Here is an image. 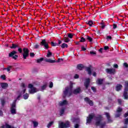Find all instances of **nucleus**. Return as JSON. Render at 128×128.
<instances>
[{"label":"nucleus","instance_id":"nucleus-1","mask_svg":"<svg viewBox=\"0 0 128 128\" xmlns=\"http://www.w3.org/2000/svg\"><path fill=\"white\" fill-rule=\"evenodd\" d=\"M95 118L96 123L95 124L97 126H100V128H103L106 126V122H102V117L101 116H94V114H90L89 116L87 117L86 124H90L92 118Z\"/></svg>","mask_w":128,"mask_h":128},{"label":"nucleus","instance_id":"nucleus-2","mask_svg":"<svg viewBox=\"0 0 128 128\" xmlns=\"http://www.w3.org/2000/svg\"><path fill=\"white\" fill-rule=\"evenodd\" d=\"M21 86L22 88H24L23 91L22 92V94H20L16 98V100H15L13 102L10 104L11 107H10V112L12 114H16V100H20V96H22V95L26 92V84H24L22 83L21 84Z\"/></svg>","mask_w":128,"mask_h":128},{"label":"nucleus","instance_id":"nucleus-3","mask_svg":"<svg viewBox=\"0 0 128 128\" xmlns=\"http://www.w3.org/2000/svg\"><path fill=\"white\" fill-rule=\"evenodd\" d=\"M72 94V84L65 88L64 90L63 91V97L70 96Z\"/></svg>","mask_w":128,"mask_h":128},{"label":"nucleus","instance_id":"nucleus-4","mask_svg":"<svg viewBox=\"0 0 128 128\" xmlns=\"http://www.w3.org/2000/svg\"><path fill=\"white\" fill-rule=\"evenodd\" d=\"M28 88H30L28 92L31 94H36V92H38V89L34 86V85L32 84H29Z\"/></svg>","mask_w":128,"mask_h":128},{"label":"nucleus","instance_id":"nucleus-5","mask_svg":"<svg viewBox=\"0 0 128 128\" xmlns=\"http://www.w3.org/2000/svg\"><path fill=\"white\" fill-rule=\"evenodd\" d=\"M58 128H70V122L67 121L65 123L62 121L58 122Z\"/></svg>","mask_w":128,"mask_h":128},{"label":"nucleus","instance_id":"nucleus-6","mask_svg":"<svg viewBox=\"0 0 128 128\" xmlns=\"http://www.w3.org/2000/svg\"><path fill=\"white\" fill-rule=\"evenodd\" d=\"M124 100H128V82H125V85H124Z\"/></svg>","mask_w":128,"mask_h":128},{"label":"nucleus","instance_id":"nucleus-7","mask_svg":"<svg viewBox=\"0 0 128 128\" xmlns=\"http://www.w3.org/2000/svg\"><path fill=\"white\" fill-rule=\"evenodd\" d=\"M17 54H18V52L14 50H13L9 54V56L10 58H12L14 60H16L18 58V55H16Z\"/></svg>","mask_w":128,"mask_h":128},{"label":"nucleus","instance_id":"nucleus-8","mask_svg":"<svg viewBox=\"0 0 128 128\" xmlns=\"http://www.w3.org/2000/svg\"><path fill=\"white\" fill-rule=\"evenodd\" d=\"M40 46H42L44 47V48L48 50V43L46 42V39L42 40V42L40 43Z\"/></svg>","mask_w":128,"mask_h":128},{"label":"nucleus","instance_id":"nucleus-9","mask_svg":"<svg viewBox=\"0 0 128 128\" xmlns=\"http://www.w3.org/2000/svg\"><path fill=\"white\" fill-rule=\"evenodd\" d=\"M23 58L24 60H26V58H28V54L30 53V50H28V49L26 48H24L23 49Z\"/></svg>","mask_w":128,"mask_h":128},{"label":"nucleus","instance_id":"nucleus-10","mask_svg":"<svg viewBox=\"0 0 128 128\" xmlns=\"http://www.w3.org/2000/svg\"><path fill=\"white\" fill-rule=\"evenodd\" d=\"M90 78L86 79L84 82V86L85 88V90L88 89V86H90Z\"/></svg>","mask_w":128,"mask_h":128},{"label":"nucleus","instance_id":"nucleus-11","mask_svg":"<svg viewBox=\"0 0 128 128\" xmlns=\"http://www.w3.org/2000/svg\"><path fill=\"white\" fill-rule=\"evenodd\" d=\"M84 100L86 102H87V104H90V106H94V103L92 102V101L90 98L86 97L84 98Z\"/></svg>","mask_w":128,"mask_h":128},{"label":"nucleus","instance_id":"nucleus-12","mask_svg":"<svg viewBox=\"0 0 128 128\" xmlns=\"http://www.w3.org/2000/svg\"><path fill=\"white\" fill-rule=\"evenodd\" d=\"M122 110V109L120 108H118L116 110V114L115 115L116 118H118L120 116V112Z\"/></svg>","mask_w":128,"mask_h":128},{"label":"nucleus","instance_id":"nucleus-13","mask_svg":"<svg viewBox=\"0 0 128 128\" xmlns=\"http://www.w3.org/2000/svg\"><path fill=\"white\" fill-rule=\"evenodd\" d=\"M71 120L72 122H74L75 124H78L80 122V118L78 117L77 118H72L71 119Z\"/></svg>","mask_w":128,"mask_h":128},{"label":"nucleus","instance_id":"nucleus-14","mask_svg":"<svg viewBox=\"0 0 128 128\" xmlns=\"http://www.w3.org/2000/svg\"><path fill=\"white\" fill-rule=\"evenodd\" d=\"M106 72L108 74H114V68H106Z\"/></svg>","mask_w":128,"mask_h":128},{"label":"nucleus","instance_id":"nucleus-15","mask_svg":"<svg viewBox=\"0 0 128 128\" xmlns=\"http://www.w3.org/2000/svg\"><path fill=\"white\" fill-rule=\"evenodd\" d=\"M80 92H82V90H80V88H78L75 89L73 92V93L74 94H80Z\"/></svg>","mask_w":128,"mask_h":128},{"label":"nucleus","instance_id":"nucleus-16","mask_svg":"<svg viewBox=\"0 0 128 128\" xmlns=\"http://www.w3.org/2000/svg\"><path fill=\"white\" fill-rule=\"evenodd\" d=\"M1 128H15L13 126H11L10 125L6 123L4 125H3Z\"/></svg>","mask_w":128,"mask_h":128},{"label":"nucleus","instance_id":"nucleus-17","mask_svg":"<svg viewBox=\"0 0 128 128\" xmlns=\"http://www.w3.org/2000/svg\"><path fill=\"white\" fill-rule=\"evenodd\" d=\"M59 104L62 106H66V104H68V101H66V100H64L62 102H60Z\"/></svg>","mask_w":128,"mask_h":128},{"label":"nucleus","instance_id":"nucleus-18","mask_svg":"<svg viewBox=\"0 0 128 128\" xmlns=\"http://www.w3.org/2000/svg\"><path fill=\"white\" fill-rule=\"evenodd\" d=\"M122 86L120 84H118L116 86V92H120L122 90Z\"/></svg>","mask_w":128,"mask_h":128},{"label":"nucleus","instance_id":"nucleus-19","mask_svg":"<svg viewBox=\"0 0 128 128\" xmlns=\"http://www.w3.org/2000/svg\"><path fill=\"white\" fill-rule=\"evenodd\" d=\"M106 116L107 118L108 122H112V120H110V113H106Z\"/></svg>","mask_w":128,"mask_h":128},{"label":"nucleus","instance_id":"nucleus-20","mask_svg":"<svg viewBox=\"0 0 128 128\" xmlns=\"http://www.w3.org/2000/svg\"><path fill=\"white\" fill-rule=\"evenodd\" d=\"M0 86L2 88H4V90H6V88L8 86V84L7 83H2Z\"/></svg>","mask_w":128,"mask_h":128},{"label":"nucleus","instance_id":"nucleus-21","mask_svg":"<svg viewBox=\"0 0 128 128\" xmlns=\"http://www.w3.org/2000/svg\"><path fill=\"white\" fill-rule=\"evenodd\" d=\"M45 62H50V64H54L56 62V60L48 58L45 59Z\"/></svg>","mask_w":128,"mask_h":128},{"label":"nucleus","instance_id":"nucleus-22","mask_svg":"<svg viewBox=\"0 0 128 128\" xmlns=\"http://www.w3.org/2000/svg\"><path fill=\"white\" fill-rule=\"evenodd\" d=\"M77 68L80 70H82L84 68V65L82 64H78L77 65Z\"/></svg>","mask_w":128,"mask_h":128},{"label":"nucleus","instance_id":"nucleus-23","mask_svg":"<svg viewBox=\"0 0 128 128\" xmlns=\"http://www.w3.org/2000/svg\"><path fill=\"white\" fill-rule=\"evenodd\" d=\"M86 70L88 72L89 76H92V70L90 69V67H87L86 68Z\"/></svg>","mask_w":128,"mask_h":128},{"label":"nucleus","instance_id":"nucleus-24","mask_svg":"<svg viewBox=\"0 0 128 128\" xmlns=\"http://www.w3.org/2000/svg\"><path fill=\"white\" fill-rule=\"evenodd\" d=\"M104 82V80L102 79H98L96 81V82L98 84H102V82Z\"/></svg>","mask_w":128,"mask_h":128},{"label":"nucleus","instance_id":"nucleus-25","mask_svg":"<svg viewBox=\"0 0 128 128\" xmlns=\"http://www.w3.org/2000/svg\"><path fill=\"white\" fill-rule=\"evenodd\" d=\"M28 96H30V95H28V93H26L23 95L24 100H28Z\"/></svg>","mask_w":128,"mask_h":128},{"label":"nucleus","instance_id":"nucleus-26","mask_svg":"<svg viewBox=\"0 0 128 128\" xmlns=\"http://www.w3.org/2000/svg\"><path fill=\"white\" fill-rule=\"evenodd\" d=\"M32 124H34V128H36V126H38V122L33 121Z\"/></svg>","mask_w":128,"mask_h":128},{"label":"nucleus","instance_id":"nucleus-27","mask_svg":"<svg viewBox=\"0 0 128 128\" xmlns=\"http://www.w3.org/2000/svg\"><path fill=\"white\" fill-rule=\"evenodd\" d=\"M54 124V121H52L49 124H48L47 125V128H50V126H52Z\"/></svg>","mask_w":128,"mask_h":128},{"label":"nucleus","instance_id":"nucleus-28","mask_svg":"<svg viewBox=\"0 0 128 128\" xmlns=\"http://www.w3.org/2000/svg\"><path fill=\"white\" fill-rule=\"evenodd\" d=\"M52 56V54L51 53L50 50H48V53L47 54L46 56L47 58H50V56Z\"/></svg>","mask_w":128,"mask_h":128},{"label":"nucleus","instance_id":"nucleus-29","mask_svg":"<svg viewBox=\"0 0 128 128\" xmlns=\"http://www.w3.org/2000/svg\"><path fill=\"white\" fill-rule=\"evenodd\" d=\"M64 108H62L60 110V115L62 116V114H64Z\"/></svg>","mask_w":128,"mask_h":128},{"label":"nucleus","instance_id":"nucleus-30","mask_svg":"<svg viewBox=\"0 0 128 128\" xmlns=\"http://www.w3.org/2000/svg\"><path fill=\"white\" fill-rule=\"evenodd\" d=\"M68 44L66 43L62 44V45L61 46V48H68Z\"/></svg>","mask_w":128,"mask_h":128},{"label":"nucleus","instance_id":"nucleus-31","mask_svg":"<svg viewBox=\"0 0 128 128\" xmlns=\"http://www.w3.org/2000/svg\"><path fill=\"white\" fill-rule=\"evenodd\" d=\"M34 48H35L36 50L40 48V44H35L34 45Z\"/></svg>","mask_w":128,"mask_h":128},{"label":"nucleus","instance_id":"nucleus-32","mask_svg":"<svg viewBox=\"0 0 128 128\" xmlns=\"http://www.w3.org/2000/svg\"><path fill=\"white\" fill-rule=\"evenodd\" d=\"M87 24L90 26H92V24H94V22H92V20H90L88 21Z\"/></svg>","mask_w":128,"mask_h":128},{"label":"nucleus","instance_id":"nucleus-33","mask_svg":"<svg viewBox=\"0 0 128 128\" xmlns=\"http://www.w3.org/2000/svg\"><path fill=\"white\" fill-rule=\"evenodd\" d=\"M18 48V46L16 44H12V46L10 47V48Z\"/></svg>","mask_w":128,"mask_h":128},{"label":"nucleus","instance_id":"nucleus-34","mask_svg":"<svg viewBox=\"0 0 128 128\" xmlns=\"http://www.w3.org/2000/svg\"><path fill=\"white\" fill-rule=\"evenodd\" d=\"M51 46H58V44L56 42H51Z\"/></svg>","mask_w":128,"mask_h":128},{"label":"nucleus","instance_id":"nucleus-35","mask_svg":"<svg viewBox=\"0 0 128 128\" xmlns=\"http://www.w3.org/2000/svg\"><path fill=\"white\" fill-rule=\"evenodd\" d=\"M42 60H44V58H41L40 59H38L36 62H37L40 63V62H42Z\"/></svg>","mask_w":128,"mask_h":128},{"label":"nucleus","instance_id":"nucleus-36","mask_svg":"<svg viewBox=\"0 0 128 128\" xmlns=\"http://www.w3.org/2000/svg\"><path fill=\"white\" fill-rule=\"evenodd\" d=\"M64 42H70V39L67 38L66 37L64 38Z\"/></svg>","mask_w":128,"mask_h":128},{"label":"nucleus","instance_id":"nucleus-37","mask_svg":"<svg viewBox=\"0 0 128 128\" xmlns=\"http://www.w3.org/2000/svg\"><path fill=\"white\" fill-rule=\"evenodd\" d=\"M86 42V39L84 38V37H82L80 40V42Z\"/></svg>","mask_w":128,"mask_h":128},{"label":"nucleus","instance_id":"nucleus-38","mask_svg":"<svg viewBox=\"0 0 128 128\" xmlns=\"http://www.w3.org/2000/svg\"><path fill=\"white\" fill-rule=\"evenodd\" d=\"M46 85H44L41 87V90H46Z\"/></svg>","mask_w":128,"mask_h":128},{"label":"nucleus","instance_id":"nucleus-39","mask_svg":"<svg viewBox=\"0 0 128 128\" xmlns=\"http://www.w3.org/2000/svg\"><path fill=\"white\" fill-rule=\"evenodd\" d=\"M5 102H4V100H1V104H2V106H4Z\"/></svg>","mask_w":128,"mask_h":128},{"label":"nucleus","instance_id":"nucleus-40","mask_svg":"<svg viewBox=\"0 0 128 128\" xmlns=\"http://www.w3.org/2000/svg\"><path fill=\"white\" fill-rule=\"evenodd\" d=\"M90 54H92L93 56H94V55L96 54V52L90 51Z\"/></svg>","mask_w":128,"mask_h":128},{"label":"nucleus","instance_id":"nucleus-41","mask_svg":"<svg viewBox=\"0 0 128 128\" xmlns=\"http://www.w3.org/2000/svg\"><path fill=\"white\" fill-rule=\"evenodd\" d=\"M87 40H89V42H92V38L89 36H87Z\"/></svg>","mask_w":128,"mask_h":128},{"label":"nucleus","instance_id":"nucleus-42","mask_svg":"<svg viewBox=\"0 0 128 128\" xmlns=\"http://www.w3.org/2000/svg\"><path fill=\"white\" fill-rule=\"evenodd\" d=\"M91 90H92L94 92H96V89L95 88V87H92L91 88Z\"/></svg>","mask_w":128,"mask_h":128},{"label":"nucleus","instance_id":"nucleus-43","mask_svg":"<svg viewBox=\"0 0 128 128\" xmlns=\"http://www.w3.org/2000/svg\"><path fill=\"white\" fill-rule=\"evenodd\" d=\"M12 66H8V67H7V72H10V70H12Z\"/></svg>","mask_w":128,"mask_h":128},{"label":"nucleus","instance_id":"nucleus-44","mask_svg":"<svg viewBox=\"0 0 128 128\" xmlns=\"http://www.w3.org/2000/svg\"><path fill=\"white\" fill-rule=\"evenodd\" d=\"M128 124V118L124 119V124Z\"/></svg>","mask_w":128,"mask_h":128},{"label":"nucleus","instance_id":"nucleus-45","mask_svg":"<svg viewBox=\"0 0 128 128\" xmlns=\"http://www.w3.org/2000/svg\"><path fill=\"white\" fill-rule=\"evenodd\" d=\"M78 78H80V76L78 74H76L74 76V78L75 79Z\"/></svg>","mask_w":128,"mask_h":128},{"label":"nucleus","instance_id":"nucleus-46","mask_svg":"<svg viewBox=\"0 0 128 128\" xmlns=\"http://www.w3.org/2000/svg\"><path fill=\"white\" fill-rule=\"evenodd\" d=\"M116 28H118V26L116 25V24H113V28H114V30H116Z\"/></svg>","mask_w":128,"mask_h":128},{"label":"nucleus","instance_id":"nucleus-47","mask_svg":"<svg viewBox=\"0 0 128 128\" xmlns=\"http://www.w3.org/2000/svg\"><path fill=\"white\" fill-rule=\"evenodd\" d=\"M118 102L119 104H122V99H118Z\"/></svg>","mask_w":128,"mask_h":128},{"label":"nucleus","instance_id":"nucleus-48","mask_svg":"<svg viewBox=\"0 0 128 128\" xmlns=\"http://www.w3.org/2000/svg\"><path fill=\"white\" fill-rule=\"evenodd\" d=\"M52 86H54V83H52V82H50L49 87L52 88Z\"/></svg>","mask_w":128,"mask_h":128},{"label":"nucleus","instance_id":"nucleus-49","mask_svg":"<svg viewBox=\"0 0 128 128\" xmlns=\"http://www.w3.org/2000/svg\"><path fill=\"white\" fill-rule=\"evenodd\" d=\"M1 78H2V80H6V75L3 74L1 76Z\"/></svg>","mask_w":128,"mask_h":128},{"label":"nucleus","instance_id":"nucleus-50","mask_svg":"<svg viewBox=\"0 0 128 128\" xmlns=\"http://www.w3.org/2000/svg\"><path fill=\"white\" fill-rule=\"evenodd\" d=\"M72 36H73V35H72V34H68V37L70 38H72Z\"/></svg>","mask_w":128,"mask_h":128},{"label":"nucleus","instance_id":"nucleus-51","mask_svg":"<svg viewBox=\"0 0 128 128\" xmlns=\"http://www.w3.org/2000/svg\"><path fill=\"white\" fill-rule=\"evenodd\" d=\"M100 24H101V26H102V28H104V26H106L104 24V23H102V22H101Z\"/></svg>","mask_w":128,"mask_h":128},{"label":"nucleus","instance_id":"nucleus-52","mask_svg":"<svg viewBox=\"0 0 128 128\" xmlns=\"http://www.w3.org/2000/svg\"><path fill=\"white\" fill-rule=\"evenodd\" d=\"M62 60H64V59H62V58H58V61H57V62H62Z\"/></svg>","mask_w":128,"mask_h":128},{"label":"nucleus","instance_id":"nucleus-53","mask_svg":"<svg viewBox=\"0 0 128 128\" xmlns=\"http://www.w3.org/2000/svg\"><path fill=\"white\" fill-rule=\"evenodd\" d=\"M81 48H82V50H84V51L86 50V48H84V46H81Z\"/></svg>","mask_w":128,"mask_h":128},{"label":"nucleus","instance_id":"nucleus-54","mask_svg":"<svg viewBox=\"0 0 128 128\" xmlns=\"http://www.w3.org/2000/svg\"><path fill=\"white\" fill-rule=\"evenodd\" d=\"M124 68H128V64H127L126 62H124Z\"/></svg>","mask_w":128,"mask_h":128},{"label":"nucleus","instance_id":"nucleus-55","mask_svg":"<svg viewBox=\"0 0 128 128\" xmlns=\"http://www.w3.org/2000/svg\"><path fill=\"white\" fill-rule=\"evenodd\" d=\"M18 52H20V54H22V48H18Z\"/></svg>","mask_w":128,"mask_h":128},{"label":"nucleus","instance_id":"nucleus-56","mask_svg":"<svg viewBox=\"0 0 128 128\" xmlns=\"http://www.w3.org/2000/svg\"><path fill=\"white\" fill-rule=\"evenodd\" d=\"M107 40H112V36H107Z\"/></svg>","mask_w":128,"mask_h":128},{"label":"nucleus","instance_id":"nucleus-57","mask_svg":"<svg viewBox=\"0 0 128 128\" xmlns=\"http://www.w3.org/2000/svg\"><path fill=\"white\" fill-rule=\"evenodd\" d=\"M79 126H80V125H78V124H75V125H74L75 128H78Z\"/></svg>","mask_w":128,"mask_h":128},{"label":"nucleus","instance_id":"nucleus-58","mask_svg":"<svg viewBox=\"0 0 128 128\" xmlns=\"http://www.w3.org/2000/svg\"><path fill=\"white\" fill-rule=\"evenodd\" d=\"M2 114H3L2 110H0V116H2Z\"/></svg>","mask_w":128,"mask_h":128},{"label":"nucleus","instance_id":"nucleus-59","mask_svg":"<svg viewBox=\"0 0 128 128\" xmlns=\"http://www.w3.org/2000/svg\"><path fill=\"white\" fill-rule=\"evenodd\" d=\"M114 66L115 68H118V66L117 64H114Z\"/></svg>","mask_w":128,"mask_h":128},{"label":"nucleus","instance_id":"nucleus-60","mask_svg":"<svg viewBox=\"0 0 128 128\" xmlns=\"http://www.w3.org/2000/svg\"><path fill=\"white\" fill-rule=\"evenodd\" d=\"M104 50H108V46H105L104 47Z\"/></svg>","mask_w":128,"mask_h":128},{"label":"nucleus","instance_id":"nucleus-61","mask_svg":"<svg viewBox=\"0 0 128 128\" xmlns=\"http://www.w3.org/2000/svg\"><path fill=\"white\" fill-rule=\"evenodd\" d=\"M102 50H104V48H100L98 50V52H102Z\"/></svg>","mask_w":128,"mask_h":128},{"label":"nucleus","instance_id":"nucleus-62","mask_svg":"<svg viewBox=\"0 0 128 128\" xmlns=\"http://www.w3.org/2000/svg\"><path fill=\"white\" fill-rule=\"evenodd\" d=\"M124 118H126L128 116V112L126 113L124 115Z\"/></svg>","mask_w":128,"mask_h":128},{"label":"nucleus","instance_id":"nucleus-63","mask_svg":"<svg viewBox=\"0 0 128 128\" xmlns=\"http://www.w3.org/2000/svg\"><path fill=\"white\" fill-rule=\"evenodd\" d=\"M34 56V53H30V56Z\"/></svg>","mask_w":128,"mask_h":128},{"label":"nucleus","instance_id":"nucleus-64","mask_svg":"<svg viewBox=\"0 0 128 128\" xmlns=\"http://www.w3.org/2000/svg\"><path fill=\"white\" fill-rule=\"evenodd\" d=\"M92 76H96V72H94L92 73Z\"/></svg>","mask_w":128,"mask_h":128}]
</instances>
